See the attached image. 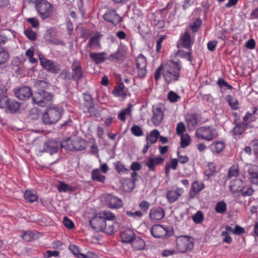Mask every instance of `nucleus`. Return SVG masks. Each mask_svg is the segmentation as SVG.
Here are the masks:
<instances>
[{"mask_svg": "<svg viewBox=\"0 0 258 258\" xmlns=\"http://www.w3.org/2000/svg\"><path fill=\"white\" fill-rule=\"evenodd\" d=\"M183 192V189L182 188L178 187L175 190H168L166 192V197L169 203H172L176 201Z\"/></svg>", "mask_w": 258, "mask_h": 258, "instance_id": "412c9836", "label": "nucleus"}, {"mask_svg": "<svg viewBox=\"0 0 258 258\" xmlns=\"http://www.w3.org/2000/svg\"><path fill=\"white\" fill-rule=\"evenodd\" d=\"M42 91L41 92H37L34 94L32 96V100L34 103L38 104L40 106L44 107V104H42Z\"/></svg>", "mask_w": 258, "mask_h": 258, "instance_id": "603ef678", "label": "nucleus"}, {"mask_svg": "<svg viewBox=\"0 0 258 258\" xmlns=\"http://www.w3.org/2000/svg\"><path fill=\"white\" fill-rule=\"evenodd\" d=\"M132 133L136 137H140L143 135V131L142 128L138 125H134L131 128Z\"/></svg>", "mask_w": 258, "mask_h": 258, "instance_id": "5fc2aeb1", "label": "nucleus"}, {"mask_svg": "<svg viewBox=\"0 0 258 258\" xmlns=\"http://www.w3.org/2000/svg\"><path fill=\"white\" fill-rule=\"evenodd\" d=\"M258 119V108L253 107L252 108V112H247L245 115L243 117V120L247 121L250 123L252 121H255Z\"/></svg>", "mask_w": 258, "mask_h": 258, "instance_id": "bb28decb", "label": "nucleus"}, {"mask_svg": "<svg viewBox=\"0 0 258 258\" xmlns=\"http://www.w3.org/2000/svg\"><path fill=\"white\" fill-rule=\"evenodd\" d=\"M91 179L93 181L104 183L106 180V177L101 174L98 169L96 168L91 171Z\"/></svg>", "mask_w": 258, "mask_h": 258, "instance_id": "473e14b6", "label": "nucleus"}, {"mask_svg": "<svg viewBox=\"0 0 258 258\" xmlns=\"http://www.w3.org/2000/svg\"><path fill=\"white\" fill-rule=\"evenodd\" d=\"M106 53L105 52H90V57L91 59L97 64L101 63L104 62L106 58Z\"/></svg>", "mask_w": 258, "mask_h": 258, "instance_id": "cd10ccee", "label": "nucleus"}, {"mask_svg": "<svg viewBox=\"0 0 258 258\" xmlns=\"http://www.w3.org/2000/svg\"><path fill=\"white\" fill-rule=\"evenodd\" d=\"M217 84L220 88L226 87L229 90H232L233 89L232 86L229 85L224 79L222 78L218 79Z\"/></svg>", "mask_w": 258, "mask_h": 258, "instance_id": "e2e57ef3", "label": "nucleus"}, {"mask_svg": "<svg viewBox=\"0 0 258 258\" xmlns=\"http://www.w3.org/2000/svg\"><path fill=\"white\" fill-rule=\"evenodd\" d=\"M69 249L71 251V252L77 257L78 258H87L88 257L86 254H83L80 252L79 248L78 246L76 245H70L69 246Z\"/></svg>", "mask_w": 258, "mask_h": 258, "instance_id": "c03bdc74", "label": "nucleus"}, {"mask_svg": "<svg viewBox=\"0 0 258 258\" xmlns=\"http://www.w3.org/2000/svg\"><path fill=\"white\" fill-rule=\"evenodd\" d=\"M115 169L118 173L128 171V169L126 168L124 165L120 161L116 162L114 164Z\"/></svg>", "mask_w": 258, "mask_h": 258, "instance_id": "4d7b16f0", "label": "nucleus"}, {"mask_svg": "<svg viewBox=\"0 0 258 258\" xmlns=\"http://www.w3.org/2000/svg\"><path fill=\"white\" fill-rule=\"evenodd\" d=\"M225 145L223 142L216 141L210 145V149L214 154H219L222 151Z\"/></svg>", "mask_w": 258, "mask_h": 258, "instance_id": "f704fd0d", "label": "nucleus"}, {"mask_svg": "<svg viewBox=\"0 0 258 258\" xmlns=\"http://www.w3.org/2000/svg\"><path fill=\"white\" fill-rule=\"evenodd\" d=\"M124 85L122 83L118 84V85L115 87L113 92L114 95L116 97H122L123 98L126 97V93L124 91Z\"/></svg>", "mask_w": 258, "mask_h": 258, "instance_id": "4c0bfd02", "label": "nucleus"}, {"mask_svg": "<svg viewBox=\"0 0 258 258\" xmlns=\"http://www.w3.org/2000/svg\"><path fill=\"white\" fill-rule=\"evenodd\" d=\"M24 198L27 202L32 203L38 200V195L34 190H26L24 192Z\"/></svg>", "mask_w": 258, "mask_h": 258, "instance_id": "c85d7f7f", "label": "nucleus"}, {"mask_svg": "<svg viewBox=\"0 0 258 258\" xmlns=\"http://www.w3.org/2000/svg\"><path fill=\"white\" fill-rule=\"evenodd\" d=\"M136 69L138 75L140 78H144L147 73V61L146 57L143 54H140L136 60Z\"/></svg>", "mask_w": 258, "mask_h": 258, "instance_id": "9d476101", "label": "nucleus"}, {"mask_svg": "<svg viewBox=\"0 0 258 258\" xmlns=\"http://www.w3.org/2000/svg\"><path fill=\"white\" fill-rule=\"evenodd\" d=\"M216 171V165L213 162L208 163L207 169L205 170V175L210 177L212 176Z\"/></svg>", "mask_w": 258, "mask_h": 258, "instance_id": "8fccbe9b", "label": "nucleus"}, {"mask_svg": "<svg viewBox=\"0 0 258 258\" xmlns=\"http://www.w3.org/2000/svg\"><path fill=\"white\" fill-rule=\"evenodd\" d=\"M187 51L185 52L183 50H178V55L182 58H186L190 62L192 61V49H187Z\"/></svg>", "mask_w": 258, "mask_h": 258, "instance_id": "49530a36", "label": "nucleus"}, {"mask_svg": "<svg viewBox=\"0 0 258 258\" xmlns=\"http://www.w3.org/2000/svg\"><path fill=\"white\" fill-rule=\"evenodd\" d=\"M253 192L254 190L251 187H244L243 186L239 193L243 197H248L251 196L253 194Z\"/></svg>", "mask_w": 258, "mask_h": 258, "instance_id": "bf43d9fd", "label": "nucleus"}, {"mask_svg": "<svg viewBox=\"0 0 258 258\" xmlns=\"http://www.w3.org/2000/svg\"><path fill=\"white\" fill-rule=\"evenodd\" d=\"M180 44L178 45V48L182 47L187 49H190L191 46L194 43V40L191 39L190 32L187 29L184 33L181 34L180 37Z\"/></svg>", "mask_w": 258, "mask_h": 258, "instance_id": "dca6fc26", "label": "nucleus"}, {"mask_svg": "<svg viewBox=\"0 0 258 258\" xmlns=\"http://www.w3.org/2000/svg\"><path fill=\"white\" fill-rule=\"evenodd\" d=\"M192 220L196 224L201 223L204 220V216L202 212L200 211L197 212L192 216Z\"/></svg>", "mask_w": 258, "mask_h": 258, "instance_id": "13d9d810", "label": "nucleus"}, {"mask_svg": "<svg viewBox=\"0 0 258 258\" xmlns=\"http://www.w3.org/2000/svg\"><path fill=\"white\" fill-rule=\"evenodd\" d=\"M164 161V158L160 156L150 158L146 163V165L147 166L150 171H154L156 169V166L162 164Z\"/></svg>", "mask_w": 258, "mask_h": 258, "instance_id": "393cba45", "label": "nucleus"}, {"mask_svg": "<svg viewBox=\"0 0 258 258\" xmlns=\"http://www.w3.org/2000/svg\"><path fill=\"white\" fill-rule=\"evenodd\" d=\"M16 96L19 99L25 100L29 99L32 96V93L30 88L28 87H24L20 88L17 91L15 92Z\"/></svg>", "mask_w": 258, "mask_h": 258, "instance_id": "5701e85b", "label": "nucleus"}, {"mask_svg": "<svg viewBox=\"0 0 258 258\" xmlns=\"http://www.w3.org/2000/svg\"><path fill=\"white\" fill-rule=\"evenodd\" d=\"M65 143L66 148L70 151H82L86 148L85 141L77 136L70 137Z\"/></svg>", "mask_w": 258, "mask_h": 258, "instance_id": "0eeeda50", "label": "nucleus"}, {"mask_svg": "<svg viewBox=\"0 0 258 258\" xmlns=\"http://www.w3.org/2000/svg\"><path fill=\"white\" fill-rule=\"evenodd\" d=\"M122 186L124 191H130L135 187V182L130 178L125 179L122 181Z\"/></svg>", "mask_w": 258, "mask_h": 258, "instance_id": "37998d69", "label": "nucleus"}, {"mask_svg": "<svg viewBox=\"0 0 258 258\" xmlns=\"http://www.w3.org/2000/svg\"><path fill=\"white\" fill-rule=\"evenodd\" d=\"M167 228L161 225H155L151 229L152 235L155 238H163L168 233Z\"/></svg>", "mask_w": 258, "mask_h": 258, "instance_id": "aec40b11", "label": "nucleus"}, {"mask_svg": "<svg viewBox=\"0 0 258 258\" xmlns=\"http://www.w3.org/2000/svg\"><path fill=\"white\" fill-rule=\"evenodd\" d=\"M103 18L105 21L111 23L114 26H116L122 21V18L114 9L108 10L103 15Z\"/></svg>", "mask_w": 258, "mask_h": 258, "instance_id": "ddd939ff", "label": "nucleus"}, {"mask_svg": "<svg viewBox=\"0 0 258 258\" xmlns=\"http://www.w3.org/2000/svg\"><path fill=\"white\" fill-rule=\"evenodd\" d=\"M201 25V20L198 19L190 26V28L193 32H197L199 30Z\"/></svg>", "mask_w": 258, "mask_h": 258, "instance_id": "774afa93", "label": "nucleus"}, {"mask_svg": "<svg viewBox=\"0 0 258 258\" xmlns=\"http://www.w3.org/2000/svg\"><path fill=\"white\" fill-rule=\"evenodd\" d=\"M239 168L237 165L232 166L229 169L228 177L230 178L232 177H237L239 175Z\"/></svg>", "mask_w": 258, "mask_h": 258, "instance_id": "3c124183", "label": "nucleus"}, {"mask_svg": "<svg viewBox=\"0 0 258 258\" xmlns=\"http://www.w3.org/2000/svg\"><path fill=\"white\" fill-rule=\"evenodd\" d=\"M218 133L215 128L211 126H204L198 128L196 132V136L200 139L211 141L217 138Z\"/></svg>", "mask_w": 258, "mask_h": 258, "instance_id": "423d86ee", "label": "nucleus"}, {"mask_svg": "<svg viewBox=\"0 0 258 258\" xmlns=\"http://www.w3.org/2000/svg\"><path fill=\"white\" fill-rule=\"evenodd\" d=\"M35 8L39 16L43 20L49 18L53 12L52 5L46 0L36 1Z\"/></svg>", "mask_w": 258, "mask_h": 258, "instance_id": "39448f33", "label": "nucleus"}, {"mask_svg": "<svg viewBox=\"0 0 258 258\" xmlns=\"http://www.w3.org/2000/svg\"><path fill=\"white\" fill-rule=\"evenodd\" d=\"M59 143L54 140H48L43 145V151L50 155L56 153L58 151Z\"/></svg>", "mask_w": 258, "mask_h": 258, "instance_id": "6ab92c4d", "label": "nucleus"}, {"mask_svg": "<svg viewBox=\"0 0 258 258\" xmlns=\"http://www.w3.org/2000/svg\"><path fill=\"white\" fill-rule=\"evenodd\" d=\"M249 179L251 183L258 185V166L252 165L248 170Z\"/></svg>", "mask_w": 258, "mask_h": 258, "instance_id": "7c9ffc66", "label": "nucleus"}, {"mask_svg": "<svg viewBox=\"0 0 258 258\" xmlns=\"http://www.w3.org/2000/svg\"><path fill=\"white\" fill-rule=\"evenodd\" d=\"M176 249L180 253H188L194 247V239L188 235H181L176 238Z\"/></svg>", "mask_w": 258, "mask_h": 258, "instance_id": "20e7f679", "label": "nucleus"}, {"mask_svg": "<svg viewBox=\"0 0 258 258\" xmlns=\"http://www.w3.org/2000/svg\"><path fill=\"white\" fill-rule=\"evenodd\" d=\"M57 189L60 192L74 191L75 190L74 187L71 186L62 181H60L59 182L58 184L57 185Z\"/></svg>", "mask_w": 258, "mask_h": 258, "instance_id": "79ce46f5", "label": "nucleus"}, {"mask_svg": "<svg viewBox=\"0 0 258 258\" xmlns=\"http://www.w3.org/2000/svg\"><path fill=\"white\" fill-rule=\"evenodd\" d=\"M235 126L232 130V134L235 138L239 137L246 131L247 128H252L253 126L250 124L249 122L245 121L234 122Z\"/></svg>", "mask_w": 258, "mask_h": 258, "instance_id": "2eb2a0df", "label": "nucleus"}, {"mask_svg": "<svg viewBox=\"0 0 258 258\" xmlns=\"http://www.w3.org/2000/svg\"><path fill=\"white\" fill-rule=\"evenodd\" d=\"M204 188L205 185L203 183L199 182L198 181H195L192 183L190 189V197H194L195 195L199 194Z\"/></svg>", "mask_w": 258, "mask_h": 258, "instance_id": "2f4dec72", "label": "nucleus"}, {"mask_svg": "<svg viewBox=\"0 0 258 258\" xmlns=\"http://www.w3.org/2000/svg\"><path fill=\"white\" fill-rule=\"evenodd\" d=\"M71 68L72 78L76 81L82 80L83 78V72L81 62L77 59H74Z\"/></svg>", "mask_w": 258, "mask_h": 258, "instance_id": "f8f14e48", "label": "nucleus"}, {"mask_svg": "<svg viewBox=\"0 0 258 258\" xmlns=\"http://www.w3.org/2000/svg\"><path fill=\"white\" fill-rule=\"evenodd\" d=\"M190 142V138L189 136L187 135H184L181 136L180 138V147L182 148H184L187 147Z\"/></svg>", "mask_w": 258, "mask_h": 258, "instance_id": "864d4df0", "label": "nucleus"}, {"mask_svg": "<svg viewBox=\"0 0 258 258\" xmlns=\"http://www.w3.org/2000/svg\"><path fill=\"white\" fill-rule=\"evenodd\" d=\"M107 60L112 62H118L122 61L124 58V55L118 48L115 52L106 56Z\"/></svg>", "mask_w": 258, "mask_h": 258, "instance_id": "72a5a7b5", "label": "nucleus"}, {"mask_svg": "<svg viewBox=\"0 0 258 258\" xmlns=\"http://www.w3.org/2000/svg\"><path fill=\"white\" fill-rule=\"evenodd\" d=\"M135 236L134 232L130 229H125L120 233L121 240L123 243H131Z\"/></svg>", "mask_w": 258, "mask_h": 258, "instance_id": "a878e982", "label": "nucleus"}, {"mask_svg": "<svg viewBox=\"0 0 258 258\" xmlns=\"http://www.w3.org/2000/svg\"><path fill=\"white\" fill-rule=\"evenodd\" d=\"M43 254L45 258H49L51 256L56 257L59 256V252L57 250H47Z\"/></svg>", "mask_w": 258, "mask_h": 258, "instance_id": "0e129e2a", "label": "nucleus"}, {"mask_svg": "<svg viewBox=\"0 0 258 258\" xmlns=\"http://www.w3.org/2000/svg\"><path fill=\"white\" fill-rule=\"evenodd\" d=\"M84 107L86 111L90 113V115L96 116L98 114V111L94 108V104L93 99L89 94H84Z\"/></svg>", "mask_w": 258, "mask_h": 258, "instance_id": "f3484780", "label": "nucleus"}, {"mask_svg": "<svg viewBox=\"0 0 258 258\" xmlns=\"http://www.w3.org/2000/svg\"><path fill=\"white\" fill-rule=\"evenodd\" d=\"M182 68L181 62L169 60L163 67V76L167 84L177 82L180 78Z\"/></svg>", "mask_w": 258, "mask_h": 258, "instance_id": "f257e3e1", "label": "nucleus"}, {"mask_svg": "<svg viewBox=\"0 0 258 258\" xmlns=\"http://www.w3.org/2000/svg\"><path fill=\"white\" fill-rule=\"evenodd\" d=\"M132 107V104H128L126 108L121 110L118 115V118L122 121H125L126 120L125 116L131 115Z\"/></svg>", "mask_w": 258, "mask_h": 258, "instance_id": "58836bf2", "label": "nucleus"}, {"mask_svg": "<svg viewBox=\"0 0 258 258\" xmlns=\"http://www.w3.org/2000/svg\"><path fill=\"white\" fill-rule=\"evenodd\" d=\"M132 247L135 250H141L145 246L144 240L140 237L135 236L133 241L131 242Z\"/></svg>", "mask_w": 258, "mask_h": 258, "instance_id": "e433bc0d", "label": "nucleus"}, {"mask_svg": "<svg viewBox=\"0 0 258 258\" xmlns=\"http://www.w3.org/2000/svg\"><path fill=\"white\" fill-rule=\"evenodd\" d=\"M0 107L5 108L6 111L15 113L19 110L20 104L14 100H10L8 96H4L0 98Z\"/></svg>", "mask_w": 258, "mask_h": 258, "instance_id": "1a4fd4ad", "label": "nucleus"}, {"mask_svg": "<svg viewBox=\"0 0 258 258\" xmlns=\"http://www.w3.org/2000/svg\"><path fill=\"white\" fill-rule=\"evenodd\" d=\"M165 216V211L162 207H154L149 212V217L152 222H157L162 220Z\"/></svg>", "mask_w": 258, "mask_h": 258, "instance_id": "a211bd4d", "label": "nucleus"}, {"mask_svg": "<svg viewBox=\"0 0 258 258\" xmlns=\"http://www.w3.org/2000/svg\"><path fill=\"white\" fill-rule=\"evenodd\" d=\"M168 99L171 102H176L180 99V96L173 91H170L167 95Z\"/></svg>", "mask_w": 258, "mask_h": 258, "instance_id": "052dcab7", "label": "nucleus"}, {"mask_svg": "<svg viewBox=\"0 0 258 258\" xmlns=\"http://www.w3.org/2000/svg\"><path fill=\"white\" fill-rule=\"evenodd\" d=\"M160 133L157 130H153L151 131L149 134L147 135L146 138V144L144 146L142 153L145 154L148 152L149 148L152 144H155L159 137Z\"/></svg>", "mask_w": 258, "mask_h": 258, "instance_id": "4468645a", "label": "nucleus"}, {"mask_svg": "<svg viewBox=\"0 0 258 258\" xmlns=\"http://www.w3.org/2000/svg\"><path fill=\"white\" fill-rule=\"evenodd\" d=\"M186 121L188 130H194L198 124L199 115L197 113L187 115L186 117Z\"/></svg>", "mask_w": 258, "mask_h": 258, "instance_id": "b1692460", "label": "nucleus"}, {"mask_svg": "<svg viewBox=\"0 0 258 258\" xmlns=\"http://www.w3.org/2000/svg\"><path fill=\"white\" fill-rule=\"evenodd\" d=\"M185 131V127L184 123L182 122L178 123L176 128V134L179 136H182Z\"/></svg>", "mask_w": 258, "mask_h": 258, "instance_id": "69168bd1", "label": "nucleus"}, {"mask_svg": "<svg viewBox=\"0 0 258 258\" xmlns=\"http://www.w3.org/2000/svg\"><path fill=\"white\" fill-rule=\"evenodd\" d=\"M91 228L97 232H103L111 235L114 233V223L107 222L99 213L89 220Z\"/></svg>", "mask_w": 258, "mask_h": 258, "instance_id": "f03ea898", "label": "nucleus"}, {"mask_svg": "<svg viewBox=\"0 0 258 258\" xmlns=\"http://www.w3.org/2000/svg\"><path fill=\"white\" fill-rule=\"evenodd\" d=\"M243 185V181L240 179H235L230 182L229 188L230 190L234 193H238Z\"/></svg>", "mask_w": 258, "mask_h": 258, "instance_id": "c756f323", "label": "nucleus"}, {"mask_svg": "<svg viewBox=\"0 0 258 258\" xmlns=\"http://www.w3.org/2000/svg\"><path fill=\"white\" fill-rule=\"evenodd\" d=\"M26 21L30 23L33 28H38L39 27V21L36 17L29 18L26 19Z\"/></svg>", "mask_w": 258, "mask_h": 258, "instance_id": "338daca9", "label": "nucleus"}, {"mask_svg": "<svg viewBox=\"0 0 258 258\" xmlns=\"http://www.w3.org/2000/svg\"><path fill=\"white\" fill-rule=\"evenodd\" d=\"M10 55L4 48H0V66L6 63L9 59Z\"/></svg>", "mask_w": 258, "mask_h": 258, "instance_id": "a18cd8bd", "label": "nucleus"}, {"mask_svg": "<svg viewBox=\"0 0 258 258\" xmlns=\"http://www.w3.org/2000/svg\"><path fill=\"white\" fill-rule=\"evenodd\" d=\"M42 104H44V107L50 104L52 100V95L47 92L42 91Z\"/></svg>", "mask_w": 258, "mask_h": 258, "instance_id": "09e8293b", "label": "nucleus"}, {"mask_svg": "<svg viewBox=\"0 0 258 258\" xmlns=\"http://www.w3.org/2000/svg\"><path fill=\"white\" fill-rule=\"evenodd\" d=\"M125 214L130 217H132L134 219L136 218H141L143 216V213L141 211H136L134 212H133L131 211H126L125 212Z\"/></svg>", "mask_w": 258, "mask_h": 258, "instance_id": "680f3d73", "label": "nucleus"}, {"mask_svg": "<svg viewBox=\"0 0 258 258\" xmlns=\"http://www.w3.org/2000/svg\"><path fill=\"white\" fill-rule=\"evenodd\" d=\"M226 100L232 110H237L239 108V103L237 99L232 95H228L226 96Z\"/></svg>", "mask_w": 258, "mask_h": 258, "instance_id": "ea45409f", "label": "nucleus"}, {"mask_svg": "<svg viewBox=\"0 0 258 258\" xmlns=\"http://www.w3.org/2000/svg\"><path fill=\"white\" fill-rule=\"evenodd\" d=\"M164 108L163 106L160 104L153 106L151 121L155 126H158L161 123L164 117Z\"/></svg>", "mask_w": 258, "mask_h": 258, "instance_id": "9b49d317", "label": "nucleus"}, {"mask_svg": "<svg viewBox=\"0 0 258 258\" xmlns=\"http://www.w3.org/2000/svg\"><path fill=\"white\" fill-rule=\"evenodd\" d=\"M39 58L40 64L47 72L54 74L59 72L60 68L57 62L44 57L41 54L39 55Z\"/></svg>", "mask_w": 258, "mask_h": 258, "instance_id": "6e6552de", "label": "nucleus"}, {"mask_svg": "<svg viewBox=\"0 0 258 258\" xmlns=\"http://www.w3.org/2000/svg\"><path fill=\"white\" fill-rule=\"evenodd\" d=\"M107 222H113L115 219V215L110 211H103L99 213Z\"/></svg>", "mask_w": 258, "mask_h": 258, "instance_id": "a19ab883", "label": "nucleus"}, {"mask_svg": "<svg viewBox=\"0 0 258 258\" xmlns=\"http://www.w3.org/2000/svg\"><path fill=\"white\" fill-rule=\"evenodd\" d=\"M215 211L220 214H224L227 211V205L224 201L218 202L215 208Z\"/></svg>", "mask_w": 258, "mask_h": 258, "instance_id": "de8ad7c7", "label": "nucleus"}, {"mask_svg": "<svg viewBox=\"0 0 258 258\" xmlns=\"http://www.w3.org/2000/svg\"><path fill=\"white\" fill-rule=\"evenodd\" d=\"M26 36L30 40L34 41L37 38V34L30 28H28L24 32Z\"/></svg>", "mask_w": 258, "mask_h": 258, "instance_id": "6e6d98bb", "label": "nucleus"}, {"mask_svg": "<svg viewBox=\"0 0 258 258\" xmlns=\"http://www.w3.org/2000/svg\"><path fill=\"white\" fill-rule=\"evenodd\" d=\"M87 45L90 49H95V48L100 47L99 36L96 35L91 36L89 39Z\"/></svg>", "mask_w": 258, "mask_h": 258, "instance_id": "c9c22d12", "label": "nucleus"}, {"mask_svg": "<svg viewBox=\"0 0 258 258\" xmlns=\"http://www.w3.org/2000/svg\"><path fill=\"white\" fill-rule=\"evenodd\" d=\"M62 110L57 107H48L46 109L41 117L42 122L47 125H50L57 122L61 117Z\"/></svg>", "mask_w": 258, "mask_h": 258, "instance_id": "7ed1b4c3", "label": "nucleus"}, {"mask_svg": "<svg viewBox=\"0 0 258 258\" xmlns=\"http://www.w3.org/2000/svg\"><path fill=\"white\" fill-rule=\"evenodd\" d=\"M108 206L111 209H119L122 207V201L115 196L109 195L106 198Z\"/></svg>", "mask_w": 258, "mask_h": 258, "instance_id": "4be33fe9", "label": "nucleus"}]
</instances>
